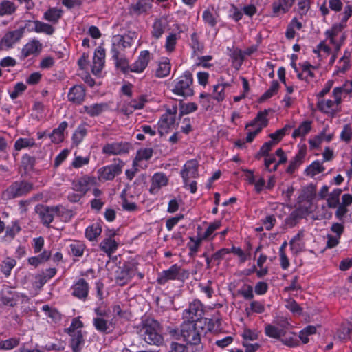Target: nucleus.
Returning <instances> with one entry per match:
<instances>
[{"instance_id":"4468645a","label":"nucleus","mask_w":352,"mask_h":352,"mask_svg":"<svg viewBox=\"0 0 352 352\" xmlns=\"http://www.w3.org/2000/svg\"><path fill=\"white\" fill-rule=\"evenodd\" d=\"M23 36V30L16 29L5 33L0 40V47L3 50L12 48Z\"/></svg>"},{"instance_id":"4be33fe9","label":"nucleus","mask_w":352,"mask_h":352,"mask_svg":"<svg viewBox=\"0 0 352 352\" xmlns=\"http://www.w3.org/2000/svg\"><path fill=\"white\" fill-rule=\"evenodd\" d=\"M296 0H276L272 3V12L274 16L287 13L293 7Z\"/></svg>"},{"instance_id":"6e6552de","label":"nucleus","mask_w":352,"mask_h":352,"mask_svg":"<svg viewBox=\"0 0 352 352\" xmlns=\"http://www.w3.org/2000/svg\"><path fill=\"white\" fill-rule=\"evenodd\" d=\"M345 27L344 23H338L325 32L326 41H328L333 46L336 52L340 50L344 43L345 38L342 30Z\"/></svg>"},{"instance_id":"ea45409f","label":"nucleus","mask_w":352,"mask_h":352,"mask_svg":"<svg viewBox=\"0 0 352 352\" xmlns=\"http://www.w3.org/2000/svg\"><path fill=\"white\" fill-rule=\"evenodd\" d=\"M96 313L98 316L94 320V324L96 329L101 332H106L108 329V324L107 320H105L102 316H106L107 314L105 312H102L99 309L96 310Z\"/></svg>"},{"instance_id":"680f3d73","label":"nucleus","mask_w":352,"mask_h":352,"mask_svg":"<svg viewBox=\"0 0 352 352\" xmlns=\"http://www.w3.org/2000/svg\"><path fill=\"white\" fill-rule=\"evenodd\" d=\"M16 261L12 258H7L5 259L1 265V271L6 276L10 274L11 270L16 265Z\"/></svg>"},{"instance_id":"7c9ffc66","label":"nucleus","mask_w":352,"mask_h":352,"mask_svg":"<svg viewBox=\"0 0 352 352\" xmlns=\"http://www.w3.org/2000/svg\"><path fill=\"white\" fill-rule=\"evenodd\" d=\"M153 155V150L149 148H142L138 151L136 157L133 161V166L136 170L142 167L141 162L148 160Z\"/></svg>"},{"instance_id":"412c9836","label":"nucleus","mask_w":352,"mask_h":352,"mask_svg":"<svg viewBox=\"0 0 352 352\" xmlns=\"http://www.w3.org/2000/svg\"><path fill=\"white\" fill-rule=\"evenodd\" d=\"M105 63V50L99 46L94 52L92 64V72L95 75H98L102 70Z\"/></svg>"},{"instance_id":"5fc2aeb1","label":"nucleus","mask_w":352,"mask_h":352,"mask_svg":"<svg viewBox=\"0 0 352 352\" xmlns=\"http://www.w3.org/2000/svg\"><path fill=\"white\" fill-rule=\"evenodd\" d=\"M203 241L204 240L201 239L199 234L197 238L190 237V241L188 243L187 246L190 250V255H195L198 252Z\"/></svg>"},{"instance_id":"a19ab883","label":"nucleus","mask_w":352,"mask_h":352,"mask_svg":"<svg viewBox=\"0 0 352 352\" xmlns=\"http://www.w3.org/2000/svg\"><path fill=\"white\" fill-rule=\"evenodd\" d=\"M100 249L106 252L107 254L111 255L118 248L117 242L111 239L107 238L104 239L100 244Z\"/></svg>"},{"instance_id":"6e6d98bb","label":"nucleus","mask_w":352,"mask_h":352,"mask_svg":"<svg viewBox=\"0 0 352 352\" xmlns=\"http://www.w3.org/2000/svg\"><path fill=\"white\" fill-rule=\"evenodd\" d=\"M35 32L37 33H45L48 35H52L54 32V28L50 24L36 21Z\"/></svg>"},{"instance_id":"0e129e2a","label":"nucleus","mask_w":352,"mask_h":352,"mask_svg":"<svg viewBox=\"0 0 352 352\" xmlns=\"http://www.w3.org/2000/svg\"><path fill=\"white\" fill-rule=\"evenodd\" d=\"M276 160L274 155H265V168L270 172H275L278 168V164Z\"/></svg>"},{"instance_id":"cd10ccee","label":"nucleus","mask_w":352,"mask_h":352,"mask_svg":"<svg viewBox=\"0 0 352 352\" xmlns=\"http://www.w3.org/2000/svg\"><path fill=\"white\" fill-rule=\"evenodd\" d=\"M231 86L228 82L219 80V82L213 86V98L217 102L223 101L226 98V90Z\"/></svg>"},{"instance_id":"2eb2a0df","label":"nucleus","mask_w":352,"mask_h":352,"mask_svg":"<svg viewBox=\"0 0 352 352\" xmlns=\"http://www.w3.org/2000/svg\"><path fill=\"white\" fill-rule=\"evenodd\" d=\"M122 163L110 164L98 169V179L100 181L112 180L122 173Z\"/></svg>"},{"instance_id":"37998d69","label":"nucleus","mask_w":352,"mask_h":352,"mask_svg":"<svg viewBox=\"0 0 352 352\" xmlns=\"http://www.w3.org/2000/svg\"><path fill=\"white\" fill-rule=\"evenodd\" d=\"M314 52L321 59L327 58L331 53V49L327 43V41H321L314 50Z\"/></svg>"},{"instance_id":"dca6fc26","label":"nucleus","mask_w":352,"mask_h":352,"mask_svg":"<svg viewBox=\"0 0 352 352\" xmlns=\"http://www.w3.org/2000/svg\"><path fill=\"white\" fill-rule=\"evenodd\" d=\"M277 324L280 328L272 324L265 326V332L267 336L273 338H280L281 336H285V330L287 329L290 325L289 321L285 318H281L277 321Z\"/></svg>"},{"instance_id":"5701e85b","label":"nucleus","mask_w":352,"mask_h":352,"mask_svg":"<svg viewBox=\"0 0 352 352\" xmlns=\"http://www.w3.org/2000/svg\"><path fill=\"white\" fill-rule=\"evenodd\" d=\"M168 183V178L162 173H155L151 179L150 192L156 194L162 187L166 186Z\"/></svg>"},{"instance_id":"de8ad7c7","label":"nucleus","mask_w":352,"mask_h":352,"mask_svg":"<svg viewBox=\"0 0 352 352\" xmlns=\"http://www.w3.org/2000/svg\"><path fill=\"white\" fill-rule=\"evenodd\" d=\"M87 130L84 125H80L74 131L72 136L73 144L78 146L82 142L84 138L86 136Z\"/></svg>"},{"instance_id":"ddd939ff","label":"nucleus","mask_w":352,"mask_h":352,"mask_svg":"<svg viewBox=\"0 0 352 352\" xmlns=\"http://www.w3.org/2000/svg\"><path fill=\"white\" fill-rule=\"evenodd\" d=\"M204 314L202 303L199 300H194L189 304V306L183 311L182 317L186 322L197 320Z\"/></svg>"},{"instance_id":"b1692460","label":"nucleus","mask_w":352,"mask_h":352,"mask_svg":"<svg viewBox=\"0 0 352 352\" xmlns=\"http://www.w3.org/2000/svg\"><path fill=\"white\" fill-rule=\"evenodd\" d=\"M85 97V90L81 85L74 86L68 93L69 100L76 104H81L84 101Z\"/></svg>"},{"instance_id":"58836bf2","label":"nucleus","mask_w":352,"mask_h":352,"mask_svg":"<svg viewBox=\"0 0 352 352\" xmlns=\"http://www.w3.org/2000/svg\"><path fill=\"white\" fill-rule=\"evenodd\" d=\"M101 232L102 228L100 224L95 223L86 228L85 236L89 241H94L100 235Z\"/></svg>"},{"instance_id":"3c124183","label":"nucleus","mask_w":352,"mask_h":352,"mask_svg":"<svg viewBox=\"0 0 352 352\" xmlns=\"http://www.w3.org/2000/svg\"><path fill=\"white\" fill-rule=\"evenodd\" d=\"M181 31L170 33L167 36L165 43V48L168 52H173L175 50L177 41L179 38Z\"/></svg>"},{"instance_id":"603ef678","label":"nucleus","mask_w":352,"mask_h":352,"mask_svg":"<svg viewBox=\"0 0 352 352\" xmlns=\"http://www.w3.org/2000/svg\"><path fill=\"white\" fill-rule=\"evenodd\" d=\"M317 327L309 325L299 332V338L301 341L306 344L309 342V336L316 333Z\"/></svg>"},{"instance_id":"20e7f679","label":"nucleus","mask_w":352,"mask_h":352,"mask_svg":"<svg viewBox=\"0 0 352 352\" xmlns=\"http://www.w3.org/2000/svg\"><path fill=\"white\" fill-rule=\"evenodd\" d=\"M181 176L183 179L184 188L190 190L191 193L197 191V182L190 179L198 177V162L195 160L187 161L181 170Z\"/></svg>"},{"instance_id":"69168bd1","label":"nucleus","mask_w":352,"mask_h":352,"mask_svg":"<svg viewBox=\"0 0 352 352\" xmlns=\"http://www.w3.org/2000/svg\"><path fill=\"white\" fill-rule=\"evenodd\" d=\"M203 20L206 23L211 27H214L217 24L216 14L211 12L210 10H206L203 12Z\"/></svg>"},{"instance_id":"7ed1b4c3","label":"nucleus","mask_w":352,"mask_h":352,"mask_svg":"<svg viewBox=\"0 0 352 352\" xmlns=\"http://www.w3.org/2000/svg\"><path fill=\"white\" fill-rule=\"evenodd\" d=\"M137 38V34L135 32H129L124 35L117 34L112 37L111 49L113 58H118L122 55L126 48L131 47Z\"/></svg>"},{"instance_id":"9d476101","label":"nucleus","mask_w":352,"mask_h":352,"mask_svg":"<svg viewBox=\"0 0 352 352\" xmlns=\"http://www.w3.org/2000/svg\"><path fill=\"white\" fill-rule=\"evenodd\" d=\"M201 333L197 324L184 321L181 326V336L184 341L190 344H197L201 340Z\"/></svg>"},{"instance_id":"c85d7f7f","label":"nucleus","mask_w":352,"mask_h":352,"mask_svg":"<svg viewBox=\"0 0 352 352\" xmlns=\"http://www.w3.org/2000/svg\"><path fill=\"white\" fill-rule=\"evenodd\" d=\"M136 274L135 266L129 267L125 265L117 276V282L120 285H124L131 280Z\"/></svg>"},{"instance_id":"c756f323","label":"nucleus","mask_w":352,"mask_h":352,"mask_svg":"<svg viewBox=\"0 0 352 352\" xmlns=\"http://www.w3.org/2000/svg\"><path fill=\"white\" fill-rule=\"evenodd\" d=\"M351 52L346 50L338 62L334 74H344L350 67Z\"/></svg>"},{"instance_id":"79ce46f5","label":"nucleus","mask_w":352,"mask_h":352,"mask_svg":"<svg viewBox=\"0 0 352 352\" xmlns=\"http://www.w3.org/2000/svg\"><path fill=\"white\" fill-rule=\"evenodd\" d=\"M62 16V10L56 8L48 9L43 14V19L52 23H56Z\"/></svg>"},{"instance_id":"bb28decb","label":"nucleus","mask_w":352,"mask_h":352,"mask_svg":"<svg viewBox=\"0 0 352 352\" xmlns=\"http://www.w3.org/2000/svg\"><path fill=\"white\" fill-rule=\"evenodd\" d=\"M108 109V105L105 103L92 104L82 107L81 113H86L91 117H95L100 115Z\"/></svg>"},{"instance_id":"4c0bfd02","label":"nucleus","mask_w":352,"mask_h":352,"mask_svg":"<svg viewBox=\"0 0 352 352\" xmlns=\"http://www.w3.org/2000/svg\"><path fill=\"white\" fill-rule=\"evenodd\" d=\"M56 212V208L42 207L39 214L43 223L48 225L53 221L54 216Z\"/></svg>"},{"instance_id":"f257e3e1","label":"nucleus","mask_w":352,"mask_h":352,"mask_svg":"<svg viewBox=\"0 0 352 352\" xmlns=\"http://www.w3.org/2000/svg\"><path fill=\"white\" fill-rule=\"evenodd\" d=\"M193 76L190 72L185 71L170 84V90L176 96L188 98L194 95Z\"/></svg>"},{"instance_id":"13d9d810","label":"nucleus","mask_w":352,"mask_h":352,"mask_svg":"<svg viewBox=\"0 0 352 352\" xmlns=\"http://www.w3.org/2000/svg\"><path fill=\"white\" fill-rule=\"evenodd\" d=\"M72 254L75 256H81L83 254L85 246L80 241H74L70 244Z\"/></svg>"},{"instance_id":"6ab92c4d","label":"nucleus","mask_w":352,"mask_h":352,"mask_svg":"<svg viewBox=\"0 0 352 352\" xmlns=\"http://www.w3.org/2000/svg\"><path fill=\"white\" fill-rule=\"evenodd\" d=\"M43 49V44L36 38L30 39L21 49V56L25 58L31 55L36 56Z\"/></svg>"},{"instance_id":"f8f14e48","label":"nucleus","mask_w":352,"mask_h":352,"mask_svg":"<svg viewBox=\"0 0 352 352\" xmlns=\"http://www.w3.org/2000/svg\"><path fill=\"white\" fill-rule=\"evenodd\" d=\"M177 113L176 108L168 109L162 115L157 123L158 132L161 135L169 133L175 129L177 124L175 122V116Z\"/></svg>"},{"instance_id":"052dcab7","label":"nucleus","mask_w":352,"mask_h":352,"mask_svg":"<svg viewBox=\"0 0 352 352\" xmlns=\"http://www.w3.org/2000/svg\"><path fill=\"white\" fill-rule=\"evenodd\" d=\"M278 88V82L277 81H273L270 85V87L261 96L260 101L263 102L272 97L277 93Z\"/></svg>"},{"instance_id":"e433bc0d","label":"nucleus","mask_w":352,"mask_h":352,"mask_svg":"<svg viewBox=\"0 0 352 352\" xmlns=\"http://www.w3.org/2000/svg\"><path fill=\"white\" fill-rule=\"evenodd\" d=\"M67 127L66 122H61L58 128L53 130L52 133L50 135L52 142L54 143H60L63 141L64 131Z\"/></svg>"},{"instance_id":"09e8293b","label":"nucleus","mask_w":352,"mask_h":352,"mask_svg":"<svg viewBox=\"0 0 352 352\" xmlns=\"http://www.w3.org/2000/svg\"><path fill=\"white\" fill-rule=\"evenodd\" d=\"M34 145L35 140L33 138H19L14 143V148L16 151H21L23 148L33 147Z\"/></svg>"},{"instance_id":"c03bdc74","label":"nucleus","mask_w":352,"mask_h":352,"mask_svg":"<svg viewBox=\"0 0 352 352\" xmlns=\"http://www.w3.org/2000/svg\"><path fill=\"white\" fill-rule=\"evenodd\" d=\"M16 7L12 1L3 0L0 3V16L10 15L16 11Z\"/></svg>"},{"instance_id":"c9c22d12","label":"nucleus","mask_w":352,"mask_h":352,"mask_svg":"<svg viewBox=\"0 0 352 352\" xmlns=\"http://www.w3.org/2000/svg\"><path fill=\"white\" fill-rule=\"evenodd\" d=\"M292 251L297 254L305 249V242L303 241V233L298 232L290 241Z\"/></svg>"},{"instance_id":"72a5a7b5","label":"nucleus","mask_w":352,"mask_h":352,"mask_svg":"<svg viewBox=\"0 0 352 352\" xmlns=\"http://www.w3.org/2000/svg\"><path fill=\"white\" fill-rule=\"evenodd\" d=\"M170 69L171 65L169 59L163 58L158 64L156 76L159 78H164L169 75Z\"/></svg>"},{"instance_id":"338daca9","label":"nucleus","mask_w":352,"mask_h":352,"mask_svg":"<svg viewBox=\"0 0 352 352\" xmlns=\"http://www.w3.org/2000/svg\"><path fill=\"white\" fill-rule=\"evenodd\" d=\"M122 198V206L124 210L129 212H133L138 210L137 205L133 202L129 201L126 196L124 195V190L122 191L121 195Z\"/></svg>"},{"instance_id":"473e14b6","label":"nucleus","mask_w":352,"mask_h":352,"mask_svg":"<svg viewBox=\"0 0 352 352\" xmlns=\"http://www.w3.org/2000/svg\"><path fill=\"white\" fill-rule=\"evenodd\" d=\"M221 226V222L220 221H214L208 226L207 228L203 234H199L204 241H211L214 239V236L217 235V234L214 233L215 231L219 229Z\"/></svg>"},{"instance_id":"f704fd0d","label":"nucleus","mask_w":352,"mask_h":352,"mask_svg":"<svg viewBox=\"0 0 352 352\" xmlns=\"http://www.w3.org/2000/svg\"><path fill=\"white\" fill-rule=\"evenodd\" d=\"M311 129V122L308 120L304 121L294 131L292 138H305V137L310 132Z\"/></svg>"},{"instance_id":"2f4dec72","label":"nucleus","mask_w":352,"mask_h":352,"mask_svg":"<svg viewBox=\"0 0 352 352\" xmlns=\"http://www.w3.org/2000/svg\"><path fill=\"white\" fill-rule=\"evenodd\" d=\"M95 183V179L91 177H83L74 184L76 191L85 194L89 188V186Z\"/></svg>"},{"instance_id":"e2e57ef3","label":"nucleus","mask_w":352,"mask_h":352,"mask_svg":"<svg viewBox=\"0 0 352 352\" xmlns=\"http://www.w3.org/2000/svg\"><path fill=\"white\" fill-rule=\"evenodd\" d=\"M197 109V104L195 102L181 103L179 105V114L187 115L195 112Z\"/></svg>"},{"instance_id":"0eeeda50","label":"nucleus","mask_w":352,"mask_h":352,"mask_svg":"<svg viewBox=\"0 0 352 352\" xmlns=\"http://www.w3.org/2000/svg\"><path fill=\"white\" fill-rule=\"evenodd\" d=\"M267 112H259L253 121L245 126L246 142H251L254 138L267 125Z\"/></svg>"},{"instance_id":"4d7b16f0","label":"nucleus","mask_w":352,"mask_h":352,"mask_svg":"<svg viewBox=\"0 0 352 352\" xmlns=\"http://www.w3.org/2000/svg\"><path fill=\"white\" fill-rule=\"evenodd\" d=\"M285 306L294 315L300 316L302 313V307L293 299L285 300Z\"/></svg>"},{"instance_id":"864d4df0","label":"nucleus","mask_w":352,"mask_h":352,"mask_svg":"<svg viewBox=\"0 0 352 352\" xmlns=\"http://www.w3.org/2000/svg\"><path fill=\"white\" fill-rule=\"evenodd\" d=\"M291 129L290 125H285L283 128L277 130L276 132L271 133L270 137L271 138V141L277 144L288 133V131Z\"/></svg>"},{"instance_id":"f3484780","label":"nucleus","mask_w":352,"mask_h":352,"mask_svg":"<svg viewBox=\"0 0 352 352\" xmlns=\"http://www.w3.org/2000/svg\"><path fill=\"white\" fill-rule=\"evenodd\" d=\"M130 146L126 142H112L106 144L102 147V153L107 155H122L129 152Z\"/></svg>"},{"instance_id":"a18cd8bd","label":"nucleus","mask_w":352,"mask_h":352,"mask_svg":"<svg viewBox=\"0 0 352 352\" xmlns=\"http://www.w3.org/2000/svg\"><path fill=\"white\" fill-rule=\"evenodd\" d=\"M145 102L146 100L142 96L138 99L131 100L124 110L125 113H131L135 110L142 109L145 104Z\"/></svg>"},{"instance_id":"aec40b11","label":"nucleus","mask_w":352,"mask_h":352,"mask_svg":"<svg viewBox=\"0 0 352 352\" xmlns=\"http://www.w3.org/2000/svg\"><path fill=\"white\" fill-rule=\"evenodd\" d=\"M334 133L329 132V126H326L319 134L309 140V146L311 148H317L323 142H331Z\"/></svg>"},{"instance_id":"393cba45","label":"nucleus","mask_w":352,"mask_h":352,"mask_svg":"<svg viewBox=\"0 0 352 352\" xmlns=\"http://www.w3.org/2000/svg\"><path fill=\"white\" fill-rule=\"evenodd\" d=\"M167 28L168 21L166 18L155 19L152 25V37L155 39L161 38Z\"/></svg>"},{"instance_id":"bf43d9fd","label":"nucleus","mask_w":352,"mask_h":352,"mask_svg":"<svg viewBox=\"0 0 352 352\" xmlns=\"http://www.w3.org/2000/svg\"><path fill=\"white\" fill-rule=\"evenodd\" d=\"M27 89V86L22 82H17L13 89L10 91V97L12 100L19 97Z\"/></svg>"},{"instance_id":"9b49d317","label":"nucleus","mask_w":352,"mask_h":352,"mask_svg":"<svg viewBox=\"0 0 352 352\" xmlns=\"http://www.w3.org/2000/svg\"><path fill=\"white\" fill-rule=\"evenodd\" d=\"M33 189L30 183L25 182H16L10 185L3 192V197L5 199H12L23 196Z\"/></svg>"},{"instance_id":"49530a36","label":"nucleus","mask_w":352,"mask_h":352,"mask_svg":"<svg viewBox=\"0 0 352 352\" xmlns=\"http://www.w3.org/2000/svg\"><path fill=\"white\" fill-rule=\"evenodd\" d=\"M324 170V167L322 166V164L319 161H315L306 168L305 173L307 175L314 177Z\"/></svg>"},{"instance_id":"a211bd4d","label":"nucleus","mask_w":352,"mask_h":352,"mask_svg":"<svg viewBox=\"0 0 352 352\" xmlns=\"http://www.w3.org/2000/svg\"><path fill=\"white\" fill-rule=\"evenodd\" d=\"M150 60V52L148 50L141 51L135 61L130 66V72L138 74L143 72Z\"/></svg>"},{"instance_id":"a878e982","label":"nucleus","mask_w":352,"mask_h":352,"mask_svg":"<svg viewBox=\"0 0 352 352\" xmlns=\"http://www.w3.org/2000/svg\"><path fill=\"white\" fill-rule=\"evenodd\" d=\"M89 292L88 283L83 278L79 279L72 287V294L74 296L85 299Z\"/></svg>"},{"instance_id":"8fccbe9b","label":"nucleus","mask_w":352,"mask_h":352,"mask_svg":"<svg viewBox=\"0 0 352 352\" xmlns=\"http://www.w3.org/2000/svg\"><path fill=\"white\" fill-rule=\"evenodd\" d=\"M341 193V189L336 188L329 195L327 201L329 208H335L338 206Z\"/></svg>"},{"instance_id":"774afa93","label":"nucleus","mask_w":352,"mask_h":352,"mask_svg":"<svg viewBox=\"0 0 352 352\" xmlns=\"http://www.w3.org/2000/svg\"><path fill=\"white\" fill-rule=\"evenodd\" d=\"M247 314L250 315L251 313H257L261 314L265 311V306L264 305L258 301H252L250 303V308H247L245 309Z\"/></svg>"},{"instance_id":"423d86ee","label":"nucleus","mask_w":352,"mask_h":352,"mask_svg":"<svg viewBox=\"0 0 352 352\" xmlns=\"http://www.w3.org/2000/svg\"><path fill=\"white\" fill-rule=\"evenodd\" d=\"M189 272L182 268L180 266L175 264L170 266L168 270L162 271L157 276V282L160 284H165L168 280H181L184 281L188 278Z\"/></svg>"},{"instance_id":"39448f33","label":"nucleus","mask_w":352,"mask_h":352,"mask_svg":"<svg viewBox=\"0 0 352 352\" xmlns=\"http://www.w3.org/2000/svg\"><path fill=\"white\" fill-rule=\"evenodd\" d=\"M82 327V322L78 318H74L69 327L67 329V332L71 337L70 345L73 352H80L84 344Z\"/></svg>"},{"instance_id":"1a4fd4ad","label":"nucleus","mask_w":352,"mask_h":352,"mask_svg":"<svg viewBox=\"0 0 352 352\" xmlns=\"http://www.w3.org/2000/svg\"><path fill=\"white\" fill-rule=\"evenodd\" d=\"M144 340L149 344L160 346L163 344L164 338L161 333L160 324L153 321L145 325Z\"/></svg>"},{"instance_id":"f03ea898","label":"nucleus","mask_w":352,"mask_h":352,"mask_svg":"<svg viewBox=\"0 0 352 352\" xmlns=\"http://www.w3.org/2000/svg\"><path fill=\"white\" fill-rule=\"evenodd\" d=\"M332 94L333 99H318L316 103L319 111L331 116H333L340 109L342 89L340 88H334Z\"/></svg>"}]
</instances>
